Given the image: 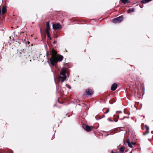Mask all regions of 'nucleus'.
<instances>
[{"label": "nucleus", "instance_id": "obj_3", "mask_svg": "<svg viewBox=\"0 0 153 153\" xmlns=\"http://www.w3.org/2000/svg\"><path fill=\"white\" fill-rule=\"evenodd\" d=\"M123 17L121 16H119L113 19V22L114 23H119L121 22L123 20Z\"/></svg>", "mask_w": 153, "mask_h": 153}, {"label": "nucleus", "instance_id": "obj_7", "mask_svg": "<svg viewBox=\"0 0 153 153\" xmlns=\"http://www.w3.org/2000/svg\"><path fill=\"white\" fill-rule=\"evenodd\" d=\"M127 143L128 144V146L131 148L133 147L132 145H135L136 144V143L135 142H131V143H130L129 140H128Z\"/></svg>", "mask_w": 153, "mask_h": 153}, {"label": "nucleus", "instance_id": "obj_14", "mask_svg": "<svg viewBox=\"0 0 153 153\" xmlns=\"http://www.w3.org/2000/svg\"><path fill=\"white\" fill-rule=\"evenodd\" d=\"M124 151V148L122 147L120 148V151L121 152H123Z\"/></svg>", "mask_w": 153, "mask_h": 153}, {"label": "nucleus", "instance_id": "obj_16", "mask_svg": "<svg viewBox=\"0 0 153 153\" xmlns=\"http://www.w3.org/2000/svg\"><path fill=\"white\" fill-rule=\"evenodd\" d=\"M45 31H46V33L47 34L50 33L49 30L46 29Z\"/></svg>", "mask_w": 153, "mask_h": 153}, {"label": "nucleus", "instance_id": "obj_21", "mask_svg": "<svg viewBox=\"0 0 153 153\" xmlns=\"http://www.w3.org/2000/svg\"><path fill=\"white\" fill-rule=\"evenodd\" d=\"M140 7L141 8H143V4L140 5Z\"/></svg>", "mask_w": 153, "mask_h": 153}, {"label": "nucleus", "instance_id": "obj_28", "mask_svg": "<svg viewBox=\"0 0 153 153\" xmlns=\"http://www.w3.org/2000/svg\"><path fill=\"white\" fill-rule=\"evenodd\" d=\"M116 153H120L119 152H116Z\"/></svg>", "mask_w": 153, "mask_h": 153}, {"label": "nucleus", "instance_id": "obj_1", "mask_svg": "<svg viewBox=\"0 0 153 153\" xmlns=\"http://www.w3.org/2000/svg\"><path fill=\"white\" fill-rule=\"evenodd\" d=\"M51 57L50 59L51 63L54 66L57 61H61L63 59V56L61 55H57L56 52L54 49L51 51Z\"/></svg>", "mask_w": 153, "mask_h": 153}, {"label": "nucleus", "instance_id": "obj_23", "mask_svg": "<svg viewBox=\"0 0 153 153\" xmlns=\"http://www.w3.org/2000/svg\"><path fill=\"white\" fill-rule=\"evenodd\" d=\"M119 112V113H122V112L121 111H117L116 112Z\"/></svg>", "mask_w": 153, "mask_h": 153}, {"label": "nucleus", "instance_id": "obj_4", "mask_svg": "<svg viewBox=\"0 0 153 153\" xmlns=\"http://www.w3.org/2000/svg\"><path fill=\"white\" fill-rule=\"evenodd\" d=\"M83 128L87 131H90L93 128L92 126H88L85 124H83L82 126Z\"/></svg>", "mask_w": 153, "mask_h": 153}, {"label": "nucleus", "instance_id": "obj_9", "mask_svg": "<svg viewBox=\"0 0 153 153\" xmlns=\"http://www.w3.org/2000/svg\"><path fill=\"white\" fill-rule=\"evenodd\" d=\"M135 11V9L133 8H132L131 9H130L128 10V13H130L131 12H134Z\"/></svg>", "mask_w": 153, "mask_h": 153}, {"label": "nucleus", "instance_id": "obj_11", "mask_svg": "<svg viewBox=\"0 0 153 153\" xmlns=\"http://www.w3.org/2000/svg\"><path fill=\"white\" fill-rule=\"evenodd\" d=\"M122 2L124 4L128 3V0H121Z\"/></svg>", "mask_w": 153, "mask_h": 153}, {"label": "nucleus", "instance_id": "obj_24", "mask_svg": "<svg viewBox=\"0 0 153 153\" xmlns=\"http://www.w3.org/2000/svg\"><path fill=\"white\" fill-rule=\"evenodd\" d=\"M108 121H111H111H112L110 119H109V118H108Z\"/></svg>", "mask_w": 153, "mask_h": 153}, {"label": "nucleus", "instance_id": "obj_29", "mask_svg": "<svg viewBox=\"0 0 153 153\" xmlns=\"http://www.w3.org/2000/svg\"><path fill=\"white\" fill-rule=\"evenodd\" d=\"M54 81H55V83H56V82H55V80L54 79Z\"/></svg>", "mask_w": 153, "mask_h": 153}, {"label": "nucleus", "instance_id": "obj_5", "mask_svg": "<svg viewBox=\"0 0 153 153\" xmlns=\"http://www.w3.org/2000/svg\"><path fill=\"white\" fill-rule=\"evenodd\" d=\"M93 92L92 90L91 89H87L85 91V95L86 96H91Z\"/></svg>", "mask_w": 153, "mask_h": 153}, {"label": "nucleus", "instance_id": "obj_30", "mask_svg": "<svg viewBox=\"0 0 153 153\" xmlns=\"http://www.w3.org/2000/svg\"><path fill=\"white\" fill-rule=\"evenodd\" d=\"M131 153H132L131 152Z\"/></svg>", "mask_w": 153, "mask_h": 153}, {"label": "nucleus", "instance_id": "obj_6", "mask_svg": "<svg viewBox=\"0 0 153 153\" xmlns=\"http://www.w3.org/2000/svg\"><path fill=\"white\" fill-rule=\"evenodd\" d=\"M53 28L55 30H58L61 27L59 24H53Z\"/></svg>", "mask_w": 153, "mask_h": 153}, {"label": "nucleus", "instance_id": "obj_26", "mask_svg": "<svg viewBox=\"0 0 153 153\" xmlns=\"http://www.w3.org/2000/svg\"><path fill=\"white\" fill-rule=\"evenodd\" d=\"M54 43L55 44H56V41H54Z\"/></svg>", "mask_w": 153, "mask_h": 153}, {"label": "nucleus", "instance_id": "obj_2", "mask_svg": "<svg viewBox=\"0 0 153 153\" xmlns=\"http://www.w3.org/2000/svg\"><path fill=\"white\" fill-rule=\"evenodd\" d=\"M66 73V70L64 69L61 71L60 73V75L59 76L58 78V83H59L60 82L61 83H62L66 79L67 76L65 75Z\"/></svg>", "mask_w": 153, "mask_h": 153}, {"label": "nucleus", "instance_id": "obj_19", "mask_svg": "<svg viewBox=\"0 0 153 153\" xmlns=\"http://www.w3.org/2000/svg\"><path fill=\"white\" fill-rule=\"evenodd\" d=\"M109 109H107L106 111L105 112V114L109 112Z\"/></svg>", "mask_w": 153, "mask_h": 153}, {"label": "nucleus", "instance_id": "obj_17", "mask_svg": "<svg viewBox=\"0 0 153 153\" xmlns=\"http://www.w3.org/2000/svg\"><path fill=\"white\" fill-rule=\"evenodd\" d=\"M47 36L48 38H49L50 39H51V38L50 35V33L47 34Z\"/></svg>", "mask_w": 153, "mask_h": 153}, {"label": "nucleus", "instance_id": "obj_27", "mask_svg": "<svg viewBox=\"0 0 153 153\" xmlns=\"http://www.w3.org/2000/svg\"><path fill=\"white\" fill-rule=\"evenodd\" d=\"M114 121L115 122H117V120H114Z\"/></svg>", "mask_w": 153, "mask_h": 153}, {"label": "nucleus", "instance_id": "obj_12", "mask_svg": "<svg viewBox=\"0 0 153 153\" xmlns=\"http://www.w3.org/2000/svg\"><path fill=\"white\" fill-rule=\"evenodd\" d=\"M47 28L46 29L49 30L50 29L49 23V22H47L46 23Z\"/></svg>", "mask_w": 153, "mask_h": 153}, {"label": "nucleus", "instance_id": "obj_10", "mask_svg": "<svg viewBox=\"0 0 153 153\" xmlns=\"http://www.w3.org/2000/svg\"><path fill=\"white\" fill-rule=\"evenodd\" d=\"M6 8L5 7H3V8L2 9V12L3 14H4L6 13Z\"/></svg>", "mask_w": 153, "mask_h": 153}, {"label": "nucleus", "instance_id": "obj_22", "mask_svg": "<svg viewBox=\"0 0 153 153\" xmlns=\"http://www.w3.org/2000/svg\"><path fill=\"white\" fill-rule=\"evenodd\" d=\"M125 116H124L123 118H121V119H120V120H123V119H124L125 118Z\"/></svg>", "mask_w": 153, "mask_h": 153}, {"label": "nucleus", "instance_id": "obj_18", "mask_svg": "<svg viewBox=\"0 0 153 153\" xmlns=\"http://www.w3.org/2000/svg\"><path fill=\"white\" fill-rule=\"evenodd\" d=\"M146 131H149V128L148 126H146Z\"/></svg>", "mask_w": 153, "mask_h": 153}, {"label": "nucleus", "instance_id": "obj_25", "mask_svg": "<svg viewBox=\"0 0 153 153\" xmlns=\"http://www.w3.org/2000/svg\"><path fill=\"white\" fill-rule=\"evenodd\" d=\"M125 118H129V116H128V117H125Z\"/></svg>", "mask_w": 153, "mask_h": 153}, {"label": "nucleus", "instance_id": "obj_13", "mask_svg": "<svg viewBox=\"0 0 153 153\" xmlns=\"http://www.w3.org/2000/svg\"><path fill=\"white\" fill-rule=\"evenodd\" d=\"M124 113L125 114H128V115H129L130 114L129 113L127 112L125 109H124Z\"/></svg>", "mask_w": 153, "mask_h": 153}, {"label": "nucleus", "instance_id": "obj_8", "mask_svg": "<svg viewBox=\"0 0 153 153\" xmlns=\"http://www.w3.org/2000/svg\"><path fill=\"white\" fill-rule=\"evenodd\" d=\"M117 88V84L116 83L113 84L111 87V90L112 91H114Z\"/></svg>", "mask_w": 153, "mask_h": 153}, {"label": "nucleus", "instance_id": "obj_15", "mask_svg": "<svg viewBox=\"0 0 153 153\" xmlns=\"http://www.w3.org/2000/svg\"><path fill=\"white\" fill-rule=\"evenodd\" d=\"M149 133V131H146L145 133H143V134L144 135H146V134H147Z\"/></svg>", "mask_w": 153, "mask_h": 153}, {"label": "nucleus", "instance_id": "obj_20", "mask_svg": "<svg viewBox=\"0 0 153 153\" xmlns=\"http://www.w3.org/2000/svg\"><path fill=\"white\" fill-rule=\"evenodd\" d=\"M66 86L68 88H69L70 89L71 88V87L70 86L68 85L67 84H66Z\"/></svg>", "mask_w": 153, "mask_h": 153}]
</instances>
